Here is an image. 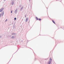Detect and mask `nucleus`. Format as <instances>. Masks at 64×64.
I'll use <instances>...</instances> for the list:
<instances>
[{
    "label": "nucleus",
    "mask_w": 64,
    "mask_h": 64,
    "mask_svg": "<svg viewBox=\"0 0 64 64\" xmlns=\"http://www.w3.org/2000/svg\"><path fill=\"white\" fill-rule=\"evenodd\" d=\"M4 14V12H3L2 14H0V17H1V16L2 15V16H3Z\"/></svg>",
    "instance_id": "f257e3e1"
},
{
    "label": "nucleus",
    "mask_w": 64,
    "mask_h": 64,
    "mask_svg": "<svg viewBox=\"0 0 64 64\" xmlns=\"http://www.w3.org/2000/svg\"><path fill=\"white\" fill-rule=\"evenodd\" d=\"M3 10V8H2L1 9H0V12H1L2 11V10Z\"/></svg>",
    "instance_id": "f03ea898"
},
{
    "label": "nucleus",
    "mask_w": 64,
    "mask_h": 64,
    "mask_svg": "<svg viewBox=\"0 0 64 64\" xmlns=\"http://www.w3.org/2000/svg\"><path fill=\"white\" fill-rule=\"evenodd\" d=\"M28 18H27L26 19V22H27L28 21Z\"/></svg>",
    "instance_id": "7ed1b4c3"
},
{
    "label": "nucleus",
    "mask_w": 64,
    "mask_h": 64,
    "mask_svg": "<svg viewBox=\"0 0 64 64\" xmlns=\"http://www.w3.org/2000/svg\"><path fill=\"white\" fill-rule=\"evenodd\" d=\"M50 63H51V61H49V62H48V64H50Z\"/></svg>",
    "instance_id": "20e7f679"
},
{
    "label": "nucleus",
    "mask_w": 64,
    "mask_h": 64,
    "mask_svg": "<svg viewBox=\"0 0 64 64\" xmlns=\"http://www.w3.org/2000/svg\"><path fill=\"white\" fill-rule=\"evenodd\" d=\"M52 21L55 24H55V22H54V20H52Z\"/></svg>",
    "instance_id": "39448f33"
},
{
    "label": "nucleus",
    "mask_w": 64,
    "mask_h": 64,
    "mask_svg": "<svg viewBox=\"0 0 64 64\" xmlns=\"http://www.w3.org/2000/svg\"><path fill=\"white\" fill-rule=\"evenodd\" d=\"M36 18L37 20H39V18H38L37 17H36Z\"/></svg>",
    "instance_id": "423d86ee"
},
{
    "label": "nucleus",
    "mask_w": 64,
    "mask_h": 64,
    "mask_svg": "<svg viewBox=\"0 0 64 64\" xmlns=\"http://www.w3.org/2000/svg\"><path fill=\"white\" fill-rule=\"evenodd\" d=\"M14 20H16V18H14Z\"/></svg>",
    "instance_id": "0eeeda50"
},
{
    "label": "nucleus",
    "mask_w": 64,
    "mask_h": 64,
    "mask_svg": "<svg viewBox=\"0 0 64 64\" xmlns=\"http://www.w3.org/2000/svg\"><path fill=\"white\" fill-rule=\"evenodd\" d=\"M41 19L40 18H39V21H41Z\"/></svg>",
    "instance_id": "6e6552de"
},
{
    "label": "nucleus",
    "mask_w": 64,
    "mask_h": 64,
    "mask_svg": "<svg viewBox=\"0 0 64 64\" xmlns=\"http://www.w3.org/2000/svg\"><path fill=\"white\" fill-rule=\"evenodd\" d=\"M50 61H51V60H52V59H51V58H50Z\"/></svg>",
    "instance_id": "1a4fd4ad"
},
{
    "label": "nucleus",
    "mask_w": 64,
    "mask_h": 64,
    "mask_svg": "<svg viewBox=\"0 0 64 64\" xmlns=\"http://www.w3.org/2000/svg\"><path fill=\"white\" fill-rule=\"evenodd\" d=\"M7 21V20H6V21Z\"/></svg>",
    "instance_id": "9d476101"
},
{
    "label": "nucleus",
    "mask_w": 64,
    "mask_h": 64,
    "mask_svg": "<svg viewBox=\"0 0 64 64\" xmlns=\"http://www.w3.org/2000/svg\"><path fill=\"white\" fill-rule=\"evenodd\" d=\"M12 13V11H11V13Z\"/></svg>",
    "instance_id": "9b49d317"
},
{
    "label": "nucleus",
    "mask_w": 64,
    "mask_h": 64,
    "mask_svg": "<svg viewBox=\"0 0 64 64\" xmlns=\"http://www.w3.org/2000/svg\"><path fill=\"white\" fill-rule=\"evenodd\" d=\"M13 37H12V38Z\"/></svg>",
    "instance_id": "f8f14e48"
}]
</instances>
